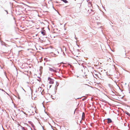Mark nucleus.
<instances>
[{
	"label": "nucleus",
	"instance_id": "10",
	"mask_svg": "<svg viewBox=\"0 0 130 130\" xmlns=\"http://www.w3.org/2000/svg\"><path fill=\"white\" fill-rule=\"evenodd\" d=\"M6 11L7 12V14L8 13V12H7V11Z\"/></svg>",
	"mask_w": 130,
	"mask_h": 130
},
{
	"label": "nucleus",
	"instance_id": "3",
	"mask_svg": "<svg viewBox=\"0 0 130 130\" xmlns=\"http://www.w3.org/2000/svg\"><path fill=\"white\" fill-rule=\"evenodd\" d=\"M107 120H108L107 123H109L112 122V121L110 119L108 118Z\"/></svg>",
	"mask_w": 130,
	"mask_h": 130
},
{
	"label": "nucleus",
	"instance_id": "9",
	"mask_svg": "<svg viewBox=\"0 0 130 130\" xmlns=\"http://www.w3.org/2000/svg\"><path fill=\"white\" fill-rule=\"evenodd\" d=\"M51 86H52L51 85H50V87H51Z\"/></svg>",
	"mask_w": 130,
	"mask_h": 130
},
{
	"label": "nucleus",
	"instance_id": "5",
	"mask_svg": "<svg viewBox=\"0 0 130 130\" xmlns=\"http://www.w3.org/2000/svg\"><path fill=\"white\" fill-rule=\"evenodd\" d=\"M31 106H32V107L35 108L36 107V105L34 103L31 104Z\"/></svg>",
	"mask_w": 130,
	"mask_h": 130
},
{
	"label": "nucleus",
	"instance_id": "8",
	"mask_svg": "<svg viewBox=\"0 0 130 130\" xmlns=\"http://www.w3.org/2000/svg\"><path fill=\"white\" fill-rule=\"evenodd\" d=\"M41 33L42 34H43V35H45V33L43 31H42Z\"/></svg>",
	"mask_w": 130,
	"mask_h": 130
},
{
	"label": "nucleus",
	"instance_id": "4",
	"mask_svg": "<svg viewBox=\"0 0 130 130\" xmlns=\"http://www.w3.org/2000/svg\"><path fill=\"white\" fill-rule=\"evenodd\" d=\"M43 67L42 66L40 67V70L41 72H42V71Z\"/></svg>",
	"mask_w": 130,
	"mask_h": 130
},
{
	"label": "nucleus",
	"instance_id": "1",
	"mask_svg": "<svg viewBox=\"0 0 130 130\" xmlns=\"http://www.w3.org/2000/svg\"><path fill=\"white\" fill-rule=\"evenodd\" d=\"M48 80L49 81V83L50 84H53L54 83V80L50 77H48Z\"/></svg>",
	"mask_w": 130,
	"mask_h": 130
},
{
	"label": "nucleus",
	"instance_id": "7",
	"mask_svg": "<svg viewBox=\"0 0 130 130\" xmlns=\"http://www.w3.org/2000/svg\"><path fill=\"white\" fill-rule=\"evenodd\" d=\"M22 130H27L26 129H25L24 127H22Z\"/></svg>",
	"mask_w": 130,
	"mask_h": 130
},
{
	"label": "nucleus",
	"instance_id": "6",
	"mask_svg": "<svg viewBox=\"0 0 130 130\" xmlns=\"http://www.w3.org/2000/svg\"><path fill=\"white\" fill-rule=\"evenodd\" d=\"M65 3H67L68 1L66 0H62Z\"/></svg>",
	"mask_w": 130,
	"mask_h": 130
},
{
	"label": "nucleus",
	"instance_id": "2",
	"mask_svg": "<svg viewBox=\"0 0 130 130\" xmlns=\"http://www.w3.org/2000/svg\"><path fill=\"white\" fill-rule=\"evenodd\" d=\"M85 113L84 112L83 113L82 115V119L83 120H84L85 119Z\"/></svg>",
	"mask_w": 130,
	"mask_h": 130
}]
</instances>
